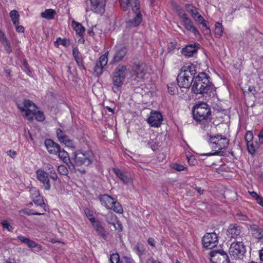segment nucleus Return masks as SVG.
I'll list each match as a JSON object with an SVG mask.
<instances>
[{"mask_svg": "<svg viewBox=\"0 0 263 263\" xmlns=\"http://www.w3.org/2000/svg\"><path fill=\"white\" fill-rule=\"evenodd\" d=\"M109 260L111 263H120L121 260L118 253H112L110 255Z\"/></svg>", "mask_w": 263, "mask_h": 263, "instance_id": "a18cd8bd", "label": "nucleus"}, {"mask_svg": "<svg viewBox=\"0 0 263 263\" xmlns=\"http://www.w3.org/2000/svg\"><path fill=\"white\" fill-rule=\"evenodd\" d=\"M59 40H61L60 44L64 47H68L70 45V41L66 38L62 39L60 37L57 39L56 41L54 42V45L56 47H59Z\"/></svg>", "mask_w": 263, "mask_h": 263, "instance_id": "e433bc0d", "label": "nucleus"}, {"mask_svg": "<svg viewBox=\"0 0 263 263\" xmlns=\"http://www.w3.org/2000/svg\"><path fill=\"white\" fill-rule=\"evenodd\" d=\"M185 7L186 11L190 14L193 19L199 14L197 9L192 4H187L185 5Z\"/></svg>", "mask_w": 263, "mask_h": 263, "instance_id": "473e14b6", "label": "nucleus"}, {"mask_svg": "<svg viewBox=\"0 0 263 263\" xmlns=\"http://www.w3.org/2000/svg\"><path fill=\"white\" fill-rule=\"evenodd\" d=\"M253 138V134L250 131H247L245 136V139L246 143L252 142Z\"/></svg>", "mask_w": 263, "mask_h": 263, "instance_id": "3c124183", "label": "nucleus"}, {"mask_svg": "<svg viewBox=\"0 0 263 263\" xmlns=\"http://www.w3.org/2000/svg\"><path fill=\"white\" fill-rule=\"evenodd\" d=\"M191 89L196 95L210 94L216 91V87L210 81V77L205 72L199 73L194 78Z\"/></svg>", "mask_w": 263, "mask_h": 263, "instance_id": "f257e3e1", "label": "nucleus"}, {"mask_svg": "<svg viewBox=\"0 0 263 263\" xmlns=\"http://www.w3.org/2000/svg\"><path fill=\"white\" fill-rule=\"evenodd\" d=\"M78 66L80 68L84 70H86V68L84 65L82 58L79 57L77 58L74 59Z\"/></svg>", "mask_w": 263, "mask_h": 263, "instance_id": "864d4df0", "label": "nucleus"}, {"mask_svg": "<svg viewBox=\"0 0 263 263\" xmlns=\"http://www.w3.org/2000/svg\"><path fill=\"white\" fill-rule=\"evenodd\" d=\"M58 172L62 175H67L68 173V171L66 167L63 165L59 166L58 168Z\"/></svg>", "mask_w": 263, "mask_h": 263, "instance_id": "8fccbe9b", "label": "nucleus"}, {"mask_svg": "<svg viewBox=\"0 0 263 263\" xmlns=\"http://www.w3.org/2000/svg\"><path fill=\"white\" fill-rule=\"evenodd\" d=\"M167 87L168 91L171 95L175 94L178 90L176 84L175 83L170 84V85L167 86Z\"/></svg>", "mask_w": 263, "mask_h": 263, "instance_id": "49530a36", "label": "nucleus"}, {"mask_svg": "<svg viewBox=\"0 0 263 263\" xmlns=\"http://www.w3.org/2000/svg\"><path fill=\"white\" fill-rule=\"evenodd\" d=\"M133 262L134 261L132 258L126 256H123L120 263H133Z\"/></svg>", "mask_w": 263, "mask_h": 263, "instance_id": "13d9d810", "label": "nucleus"}, {"mask_svg": "<svg viewBox=\"0 0 263 263\" xmlns=\"http://www.w3.org/2000/svg\"><path fill=\"white\" fill-rule=\"evenodd\" d=\"M128 47L124 44H116L112 50V58L110 62L111 64H116L122 61L127 54Z\"/></svg>", "mask_w": 263, "mask_h": 263, "instance_id": "6e6552de", "label": "nucleus"}, {"mask_svg": "<svg viewBox=\"0 0 263 263\" xmlns=\"http://www.w3.org/2000/svg\"><path fill=\"white\" fill-rule=\"evenodd\" d=\"M136 16L132 19H129L127 21V25L129 27H137L141 23L142 21V15L141 12H135Z\"/></svg>", "mask_w": 263, "mask_h": 263, "instance_id": "393cba45", "label": "nucleus"}, {"mask_svg": "<svg viewBox=\"0 0 263 263\" xmlns=\"http://www.w3.org/2000/svg\"><path fill=\"white\" fill-rule=\"evenodd\" d=\"M36 178L41 182L46 190H49L51 187L49 176L47 173L42 169L36 171Z\"/></svg>", "mask_w": 263, "mask_h": 263, "instance_id": "a211bd4d", "label": "nucleus"}, {"mask_svg": "<svg viewBox=\"0 0 263 263\" xmlns=\"http://www.w3.org/2000/svg\"><path fill=\"white\" fill-rule=\"evenodd\" d=\"M65 144H66L67 146L71 148H75L76 147L74 142L70 139H68Z\"/></svg>", "mask_w": 263, "mask_h": 263, "instance_id": "e2e57ef3", "label": "nucleus"}, {"mask_svg": "<svg viewBox=\"0 0 263 263\" xmlns=\"http://www.w3.org/2000/svg\"><path fill=\"white\" fill-rule=\"evenodd\" d=\"M23 107H24L25 109H29V107H33V109L36 108V106L31 101L27 99H25L23 101Z\"/></svg>", "mask_w": 263, "mask_h": 263, "instance_id": "79ce46f5", "label": "nucleus"}, {"mask_svg": "<svg viewBox=\"0 0 263 263\" xmlns=\"http://www.w3.org/2000/svg\"><path fill=\"white\" fill-rule=\"evenodd\" d=\"M194 78L191 76H186L183 72H180L177 76L176 80L178 86L180 88L189 89L191 86V84H193Z\"/></svg>", "mask_w": 263, "mask_h": 263, "instance_id": "4468645a", "label": "nucleus"}, {"mask_svg": "<svg viewBox=\"0 0 263 263\" xmlns=\"http://www.w3.org/2000/svg\"><path fill=\"white\" fill-rule=\"evenodd\" d=\"M163 121L161 114L157 111H152L149 117L147 118V123L152 126L158 127L160 126Z\"/></svg>", "mask_w": 263, "mask_h": 263, "instance_id": "dca6fc26", "label": "nucleus"}, {"mask_svg": "<svg viewBox=\"0 0 263 263\" xmlns=\"http://www.w3.org/2000/svg\"><path fill=\"white\" fill-rule=\"evenodd\" d=\"M246 252V247L242 241L233 242L229 251L231 257L234 259L242 258Z\"/></svg>", "mask_w": 263, "mask_h": 263, "instance_id": "9d476101", "label": "nucleus"}, {"mask_svg": "<svg viewBox=\"0 0 263 263\" xmlns=\"http://www.w3.org/2000/svg\"><path fill=\"white\" fill-rule=\"evenodd\" d=\"M146 72L145 65L142 62L133 63L130 70V78L133 81L138 83L144 80Z\"/></svg>", "mask_w": 263, "mask_h": 263, "instance_id": "423d86ee", "label": "nucleus"}, {"mask_svg": "<svg viewBox=\"0 0 263 263\" xmlns=\"http://www.w3.org/2000/svg\"><path fill=\"white\" fill-rule=\"evenodd\" d=\"M148 145L153 151H155L158 149V145L154 140H151L148 142Z\"/></svg>", "mask_w": 263, "mask_h": 263, "instance_id": "4d7b16f0", "label": "nucleus"}, {"mask_svg": "<svg viewBox=\"0 0 263 263\" xmlns=\"http://www.w3.org/2000/svg\"><path fill=\"white\" fill-rule=\"evenodd\" d=\"M250 228L252 235L263 242V229L255 224L250 225Z\"/></svg>", "mask_w": 263, "mask_h": 263, "instance_id": "b1692460", "label": "nucleus"}, {"mask_svg": "<svg viewBox=\"0 0 263 263\" xmlns=\"http://www.w3.org/2000/svg\"><path fill=\"white\" fill-rule=\"evenodd\" d=\"M73 164L74 166H89L93 162V154L91 151H77L73 153Z\"/></svg>", "mask_w": 263, "mask_h": 263, "instance_id": "20e7f679", "label": "nucleus"}, {"mask_svg": "<svg viewBox=\"0 0 263 263\" xmlns=\"http://www.w3.org/2000/svg\"><path fill=\"white\" fill-rule=\"evenodd\" d=\"M172 168L174 170L179 171V172L184 171L186 169V167H184L183 165H180V164H179L177 163L174 164L173 165Z\"/></svg>", "mask_w": 263, "mask_h": 263, "instance_id": "5fc2aeb1", "label": "nucleus"}, {"mask_svg": "<svg viewBox=\"0 0 263 263\" xmlns=\"http://www.w3.org/2000/svg\"><path fill=\"white\" fill-rule=\"evenodd\" d=\"M199 46V44L196 43L187 44L182 49L181 52L186 57H192L197 53Z\"/></svg>", "mask_w": 263, "mask_h": 263, "instance_id": "f3484780", "label": "nucleus"}, {"mask_svg": "<svg viewBox=\"0 0 263 263\" xmlns=\"http://www.w3.org/2000/svg\"><path fill=\"white\" fill-rule=\"evenodd\" d=\"M214 34L216 37H220L223 34V28L221 23L216 22L215 25Z\"/></svg>", "mask_w": 263, "mask_h": 263, "instance_id": "c9c22d12", "label": "nucleus"}, {"mask_svg": "<svg viewBox=\"0 0 263 263\" xmlns=\"http://www.w3.org/2000/svg\"><path fill=\"white\" fill-rule=\"evenodd\" d=\"M121 7L123 11H126L130 6L134 13L141 12L139 0H119Z\"/></svg>", "mask_w": 263, "mask_h": 263, "instance_id": "2eb2a0df", "label": "nucleus"}, {"mask_svg": "<svg viewBox=\"0 0 263 263\" xmlns=\"http://www.w3.org/2000/svg\"><path fill=\"white\" fill-rule=\"evenodd\" d=\"M44 144L48 152L51 154H57L61 148L59 144L50 139L45 140Z\"/></svg>", "mask_w": 263, "mask_h": 263, "instance_id": "aec40b11", "label": "nucleus"}, {"mask_svg": "<svg viewBox=\"0 0 263 263\" xmlns=\"http://www.w3.org/2000/svg\"><path fill=\"white\" fill-rule=\"evenodd\" d=\"M135 250L136 253L139 256H141L142 255L144 254L146 252V249L145 247L143 246L142 244L138 243L135 247Z\"/></svg>", "mask_w": 263, "mask_h": 263, "instance_id": "ea45409f", "label": "nucleus"}, {"mask_svg": "<svg viewBox=\"0 0 263 263\" xmlns=\"http://www.w3.org/2000/svg\"><path fill=\"white\" fill-rule=\"evenodd\" d=\"M17 107L21 111L25 112V117L28 120L32 121L33 120L35 109H25L24 107H21L19 104H17Z\"/></svg>", "mask_w": 263, "mask_h": 263, "instance_id": "c756f323", "label": "nucleus"}, {"mask_svg": "<svg viewBox=\"0 0 263 263\" xmlns=\"http://www.w3.org/2000/svg\"><path fill=\"white\" fill-rule=\"evenodd\" d=\"M193 119L198 122L208 123L211 120V111L209 105L204 102L196 104L192 108Z\"/></svg>", "mask_w": 263, "mask_h": 263, "instance_id": "f03ea898", "label": "nucleus"}, {"mask_svg": "<svg viewBox=\"0 0 263 263\" xmlns=\"http://www.w3.org/2000/svg\"><path fill=\"white\" fill-rule=\"evenodd\" d=\"M194 20L198 24L202 25V26L205 28V29H203V31L205 34H208L210 33L211 31L210 29V27L208 25V22L205 20V19L201 15L199 14L194 18Z\"/></svg>", "mask_w": 263, "mask_h": 263, "instance_id": "bb28decb", "label": "nucleus"}, {"mask_svg": "<svg viewBox=\"0 0 263 263\" xmlns=\"http://www.w3.org/2000/svg\"><path fill=\"white\" fill-rule=\"evenodd\" d=\"M1 223L2 224L4 229H6L10 232L13 231V228L10 224L8 222L7 220H2Z\"/></svg>", "mask_w": 263, "mask_h": 263, "instance_id": "09e8293b", "label": "nucleus"}, {"mask_svg": "<svg viewBox=\"0 0 263 263\" xmlns=\"http://www.w3.org/2000/svg\"><path fill=\"white\" fill-rule=\"evenodd\" d=\"M17 239L22 243H24L27 245L29 248H37L38 250H41V247L40 245H39L35 241L25 237L23 236L20 235L17 236Z\"/></svg>", "mask_w": 263, "mask_h": 263, "instance_id": "a878e982", "label": "nucleus"}, {"mask_svg": "<svg viewBox=\"0 0 263 263\" xmlns=\"http://www.w3.org/2000/svg\"><path fill=\"white\" fill-rule=\"evenodd\" d=\"M30 196L32 199L34 198L40 196V193L39 190L35 187H31L29 190Z\"/></svg>", "mask_w": 263, "mask_h": 263, "instance_id": "c03bdc74", "label": "nucleus"}, {"mask_svg": "<svg viewBox=\"0 0 263 263\" xmlns=\"http://www.w3.org/2000/svg\"><path fill=\"white\" fill-rule=\"evenodd\" d=\"M58 154L59 158L62 160L63 162L67 165L70 170L71 171L74 170V165L73 162L71 161L67 152L64 149H61L60 148Z\"/></svg>", "mask_w": 263, "mask_h": 263, "instance_id": "4be33fe9", "label": "nucleus"}, {"mask_svg": "<svg viewBox=\"0 0 263 263\" xmlns=\"http://www.w3.org/2000/svg\"><path fill=\"white\" fill-rule=\"evenodd\" d=\"M177 42L176 41L171 42L168 44V50L171 51L174 50L176 46Z\"/></svg>", "mask_w": 263, "mask_h": 263, "instance_id": "bf43d9fd", "label": "nucleus"}, {"mask_svg": "<svg viewBox=\"0 0 263 263\" xmlns=\"http://www.w3.org/2000/svg\"><path fill=\"white\" fill-rule=\"evenodd\" d=\"M89 220L98 234L104 239H106L107 237V233L104 228L101 225L100 221L96 220L95 217L90 218Z\"/></svg>", "mask_w": 263, "mask_h": 263, "instance_id": "412c9836", "label": "nucleus"}, {"mask_svg": "<svg viewBox=\"0 0 263 263\" xmlns=\"http://www.w3.org/2000/svg\"><path fill=\"white\" fill-rule=\"evenodd\" d=\"M181 72H183L186 76H190L192 77L195 78V74L196 73V66L193 64H190L187 66H183L180 69Z\"/></svg>", "mask_w": 263, "mask_h": 263, "instance_id": "cd10ccee", "label": "nucleus"}, {"mask_svg": "<svg viewBox=\"0 0 263 263\" xmlns=\"http://www.w3.org/2000/svg\"><path fill=\"white\" fill-rule=\"evenodd\" d=\"M108 51L106 52L102 55L98 61L96 63L93 68V75L96 77H99L103 72V68L106 65L108 62Z\"/></svg>", "mask_w": 263, "mask_h": 263, "instance_id": "ddd939ff", "label": "nucleus"}, {"mask_svg": "<svg viewBox=\"0 0 263 263\" xmlns=\"http://www.w3.org/2000/svg\"><path fill=\"white\" fill-rule=\"evenodd\" d=\"M7 39H8L7 38L4 32L0 30V42L2 43L3 42H4L5 40H6Z\"/></svg>", "mask_w": 263, "mask_h": 263, "instance_id": "69168bd1", "label": "nucleus"}, {"mask_svg": "<svg viewBox=\"0 0 263 263\" xmlns=\"http://www.w3.org/2000/svg\"><path fill=\"white\" fill-rule=\"evenodd\" d=\"M21 213H23L24 214H26L27 215H44V213H41V212H34L33 210H30V209H23L20 211Z\"/></svg>", "mask_w": 263, "mask_h": 263, "instance_id": "4c0bfd02", "label": "nucleus"}, {"mask_svg": "<svg viewBox=\"0 0 263 263\" xmlns=\"http://www.w3.org/2000/svg\"><path fill=\"white\" fill-rule=\"evenodd\" d=\"M56 133L57 137L59 140L60 139H62V137L66 135L60 128L57 129Z\"/></svg>", "mask_w": 263, "mask_h": 263, "instance_id": "680f3d73", "label": "nucleus"}, {"mask_svg": "<svg viewBox=\"0 0 263 263\" xmlns=\"http://www.w3.org/2000/svg\"><path fill=\"white\" fill-rule=\"evenodd\" d=\"M210 144H211V148L213 150L221 151L222 149L227 148L229 144V140L222 135L217 134L215 136H209L208 140Z\"/></svg>", "mask_w": 263, "mask_h": 263, "instance_id": "1a4fd4ad", "label": "nucleus"}, {"mask_svg": "<svg viewBox=\"0 0 263 263\" xmlns=\"http://www.w3.org/2000/svg\"><path fill=\"white\" fill-rule=\"evenodd\" d=\"M80 51L78 48V47H73L72 49V55L74 57V59L77 58L78 57H80Z\"/></svg>", "mask_w": 263, "mask_h": 263, "instance_id": "052dcab7", "label": "nucleus"}, {"mask_svg": "<svg viewBox=\"0 0 263 263\" xmlns=\"http://www.w3.org/2000/svg\"><path fill=\"white\" fill-rule=\"evenodd\" d=\"M72 25L74 30L76 31L77 34L79 36H83L85 31V29L82 24L75 21H72Z\"/></svg>", "mask_w": 263, "mask_h": 263, "instance_id": "7c9ffc66", "label": "nucleus"}, {"mask_svg": "<svg viewBox=\"0 0 263 263\" xmlns=\"http://www.w3.org/2000/svg\"><path fill=\"white\" fill-rule=\"evenodd\" d=\"M6 52L10 54L12 52V49L10 42L7 39L2 43Z\"/></svg>", "mask_w": 263, "mask_h": 263, "instance_id": "a19ab883", "label": "nucleus"}, {"mask_svg": "<svg viewBox=\"0 0 263 263\" xmlns=\"http://www.w3.org/2000/svg\"><path fill=\"white\" fill-rule=\"evenodd\" d=\"M242 227L236 223L230 224L227 229V235L230 238H236L240 236Z\"/></svg>", "mask_w": 263, "mask_h": 263, "instance_id": "6ab92c4d", "label": "nucleus"}, {"mask_svg": "<svg viewBox=\"0 0 263 263\" xmlns=\"http://www.w3.org/2000/svg\"><path fill=\"white\" fill-rule=\"evenodd\" d=\"M175 9L176 13L182 21L188 17L184 10L180 6H176Z\"/></svg>", "mask_w": 263, "mask_h": 263, "instance_id": "58836bf2", "label": "nucleus"}, {"mask_svg": "<svg viewBox=\"0 0 263 263\" xmlns=\"http://www.w3.org/2000/svg\"><path fill=\"white\" fill-rule=\"evenodd\" d=\"M49 177L51 179H53V180H56L58 179V175L54 171H50Z\"/></svg>", "mask_w": 263, "mask_h": 263, "instance_id": "0e129e2a", "label": "nucleus"}, {"mask_svg": "<svg viewBox=\"0 0 263 263\" xmlns=\"http://www.w3.org/2000/svg\"><path fill=\"white\" fill-rule=\"evenodd\" d=\"M259 142L263 143V129L260 131L258 135Z\"/></svg>", "mask_w": 263, "mask_h": 263, "instance_id": "774afa93", "label": "nucleus"}, {"mask_svg": "<svg viewBox=\"0 0 263 263\" xmlns=\"http://www.w3.org/2000/svg\"><path fill=\"white\" fill-rule=\"evenodd\" d=\"M215 152L213 153H208L201 154L202 156H223L225 155L223 151H219L216 149L214 150Z\"/></svg>", "mask_w": 263, "mask_h": 263, "instance_id": "de8ad7c7", "label": "nucleus"}, {"mask_svg": "<svg viewBox=\"0 0 263 263\" xmlns=\"http://www.w3.org/2000/svg\"><path fill=\"white\" fill-rule=\"evenodd\" d=\"M98 198L101 204L106 209H111L117 213L123 212L121 204L111 196L107 194L100 195Z\"/></svg>", "mask_w": 263, "mask_h": 263, "instance_id": "39448f33", "label": "nucleus"}, {"mask_svg": "<svg viewBox=\"0 0 263 263\" xmlns=\"http://www.w3.org/2000/svg\"><path fill=\"white\" fill-rule=\"evenodd\" d=\"M34 118L38 121H43L45 120V116L41 111H35Z\"/></svg>", "mask_w": 263, "mask_h": 263, "instance_id": "37998d69", "label": "nucleus"}, {"mask_svg": "<svg viewBox=\"0 0 263 263\" xmlns=\"http://www.w3.org/2000/svg\"><path fill=\"white\" fill-rule=\"evenodd\" d=\"M113 172L124 183L127 184L131 182V179L129 178L125 173L122 172L118 168H114L112 169Z\"/></svg>", "mask_w": 263, "mask_h": 263, "instance_id": "c85d7f7f", "label": "nucleus"}, {"mask_svg": "<svg viewBox=\"0 0 263 263\" xmlns=\"http://www.w3.org/2000/svg\"><path fill=\"white\" fill-rule=\"evenodd\" d=\"M146 263H162L161 261L156 260L154 258L151 257L146 259Z\"/></svg>", "mask_w": 263, "mask_h": 263, "instance_id": "338daca9", "label": "nucleus"}, {"mask_svg": "<svg viewBox=\"0 0 263 263\" xmlns=\"http://www.w3.org/2000/svg\"><path fill=\"white\" fill-rule=\"evenodd\" d=\"M33 202L36 204L37 206H39L40 207L43 208L42 212L44 213L46 212L47 210L45 208L46 204L44 201L43 198L41 195L37 196V197L34 198L32 199Z\"/></svg>", "mask_w": 263, "mask_h": 263, "instance_id": "72a5a7b5", "label": "nucleus"}, {"mask_svg": "<svg viewBox=\"0 0 263 263\" xmlns=\"http://www.w3.org/2000/svg\"><path fill=\"white\" fill-rule=\"evenodd\" d=\"M209 254L212 263H230V262L227 253L223 250H213Z\"/></svg>", "mask_w": 263, "mask_h": 263, "instance_id": "9b49d317", "label": "nucleus"}, {"mask_svg": "<svg viewBox=\"0 0 263 263\" xmlns=\"http://www.w3.org/2000/svg\"><path fill=\"white\" fill-rule=\"evenodd\" d=\"M182 22L184 23L183 26L186 30L192 32L195 36H197V35H200L199 31L197 30V28L194 26L193 21L190 17H187L186 18H185V19L182 20Z\"/></svg>", "mask_w": 263, "mask_h": 263, "instance_id": "5701e85b", "label": "nucleus"}, {"mask_svg": "<svg viewBox=\"0 0 263 263\" xmlns=\"http://www.w3.org/2000/svg\"><path fill=\"white\" fill-rule=\"evenodd\" d=\"M202 242L204 248L209 249H212L218 243L217 235L214 232L207 233L202 237Z\"/></svg>", "mask_w": 263, "mask_h": 263, "instance_id": "f8f14e48", "label": "nucleus"}, {"mask_svg": "<svg viewBox=\"0 0 263 263\" xmlns=\"http://www.w3.org/2000/svg\"><path fill=\"white\" fill-rule=\"evenodd\" d=\"M127 72V66L119 65L115 69L112 73V84L117 90H120L125 80Z\"/></svg>", "mask_w": 263, "mask_h": 263, "instance_id": "7ed1b4c3", "label": "nucleus"}, {"mask_svg": "<svg viewBox=\"0 0 263 263\" xmlns=\"http://www.w3.org/2000/svg\"><path fill=\"white\" fill-rule=\"evenodd\" d=\"M247 148L248 152L250 154H253L255 152V147L253 144L252 142H249L247 143Z\"/></svg>", "mask_w": 263, "mask_h": 263, "instance_id": "6e6d98bb", "label": "nucleus"}, {"mask_svg": "<svg viewBox=\"0 0 263 263\" xmlns=\"http://www.w3.org/2000/svg\"><path fill=\"white\" fill-rule=\"evenodd\" d=\"M56 12L54 10L52 9H46L45 11L41 14L42 17L46 18L47 20H52L54 18Z\"/></svg>", "mask_w": 263, "mask_h": 263, "instance_id": "2f4dec72", "label": "nucleus"}, {"mask_svg": "<svg viewBox=\"0 0 263 263\" xmlns=\"http://www.w3.org/2000/svg\"><path fill=\"white\" fill-rule=\"evenodd\" d=\"M115 229L117 230L119 232H121L123 230V226L119 220H117L116 222L112 223Z\"/></svg>", "mask_w": 263, "mask_h": 263, "instance_id": "603ef678", "label": "nucleus"}, {"mask_svg": "<svg viewBox=\"0 0 263 263\" xmlns=\"http://www.w3.org/2000/svg\"><path fill=\"white\" fill-rule=\"evenodd\" d=\"M9 15L14 25L19 24L20 14L17 10H13L11 11Z\"/></svg>", "mask_w": 263, "mask_h": 263, "instance_id": "f704fd0d", "label": "nucleus"}, {"mask_svg": "<svg viewBox=\"0 0 263 263\" xmlns=\"http://www.w3.org/2000/svg\"><path fill=\"white\" fill-rule=\"evenodd\" d=\"M85 4L86 12L90 11L100 15L105 12L106 0H86Z\"/></svg>", "mask_w": 263, "mask_h": 263, "instance_id": "0eeeda50", "label": "nucleus"}]
</instances>
